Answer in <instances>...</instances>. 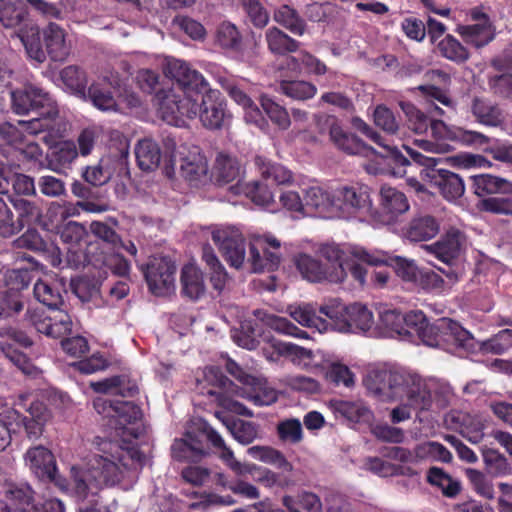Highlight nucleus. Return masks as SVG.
Returning <instances> with one entry per match:
<instances>
[{
    "instance_id": "obj_1",
    "label": "nucleus",
    "mask_w": 512,
    "mask_h": 512,
    "mask_svg": "<svg viewBox=\"0 0 512 512\" xmlns=\"http://www.w3.org/2000/svg\"><path fill=\"white\" fill-rule=\"evenodd\" d=\"M24 460L40 480L53 482L79 500H86L95 497L104 485L119 483L128 471L140 469L144 455L134 446L123 447L116 441L99 440L87 463L71 468V488L58 474L54 455L48 448L34 446L26 451Z\"/></svg>"
},
{
    "instance_id": "obj_2",
    "label": "nucleus",
    "mask_w": 512,
    "mask_h": 512,
    "mask_svg": "<svg viewBox=\"0 0 512 512\" xmlns=\"http://www.w3.org/2000/svg\"><path fill=\"white\" fill-rule=\"evenodd\" d=\"M367 392L382 402H396L391 409V423L399 424L411 419L417 411L432 409L433 397L426 381L406 370L376 369L363 380Z\"/></svg>"
},
{
    "instance_id": "obj_3",
    "label": "nucleus",
    "mask_w": 512,
    "mask_h": 512,
    "mask_svg": "<svg viewBox=\"0 0 512 512\" xmlns=\"http://www.w3.org/2000/svg\"><path fill=\"white\" fill-rule=\"evenodd\" d=\"M403 324L402 340L412 341L417 337L423 344L430 347L448 343L468 351L474 350L477 346L473 335L449 318H441L434 323H429L422 311L413 310L404 315Z\"/></svg>"
},
{
    "instance_id": "obj_4",
    "label": "nucleus",
    "mask_w": 512,
    "mask_h": 512,
    "mask_svg": "<svg viewBox=\"0 0 512 512\" xmlns=\"http://www.w3.org/2000/svg\"><path fill=\"white\" fill-rule=\"evenodd\" d=\"M34 295L46 308L29 309L26 314L28 323L37 332L53 338L70 333L73 325L71 317L65 310L59 308L63 303L60 289L47 280L40 279L34 285Z\"/></svg>"
},
{
    "instance_id": "obj_5",
    "label": "nucleus",
    "mask_w": 512,
    "mask_h": 512,
    "mask_svg": "<svg viewBox=\"0 0 512 512\" xmlns=\"http://www.w3.org/2000/svg\"><path fill=\"white\" fill-rule=\"evenodd\" d=\"M12 108L17 114L35 111L37 116L29 121H19L25 132L37 134L45 130H53V123L58 116V109L52 97L41 88L28 84L11 92Z\"/></svg>"
},
{
    "instance_id": "obj_6",
    "label": "nucleus",
    "mask_w": 512,
    "mask_h": 512,
    "mask_svg": "<svg viewBox=\"0 0 512 512\" xmlns=\"http://www.w3.org/2000/svg\"><path fill=\"white\" fill-rule=\"evenodd\" d=\"M273 348L279 355H285L292 358V361L298 365L312 370L315 373L325 374L327 379L337 385L343 384L346 387L354 385V374L349 368L341 363L332 361L324 352L312 351L298 345L274 341Z\"/></svg>"
},
{
    "instance_id": "obj_7",
    "label": "nucleus",
    "mask_w": 512,
    "mask_h": 512,
    "mask_svg": "<svg viewBox=\"0 0 512 512\" xmlns=\"http://www.w3.org/2000/svg\"><path fill=\"white\" fill-rule=\"evenodd\" d=\"M319 312L330 320V330L339 333H366L374 325L373 312L359 302L345 305L338 299H330L320 306Z\"/></svg>"
},
{
    "instance_id": "obj_8",
    "label": "nucleus",
    "mask_w": 512,
    "mask_h": 512,
    "mask_svg": "<svg viewBox=\"0 0 512 512\" xmlns=\"http://www.w3.org/2000/svg\"><path fill=\"white\" fill-rule=\"evenodd\" d=\"M164 143L166 152L170 153V164L165 168L168 177L174 176L175 168L178 166L181 176L191 183L207 178L208 163L197 146L181 145L177 147L175 139L170 137H167Z\"/></svg>"
},
{
    "instance_id": "obj_9",
    "label": "nucleus",
    "mask_w": 512,
    "mask_h": 512,
    "mask_svg": "<svg viewBox=\"0 0 512 512\" xmlns=\"http://www.w3.org/2000/svg\"><path fill=\"white\" fill-rule=\"evenodd\" d=\"M232 386V383L214 366L205 367L196 376V389L200 394L211 397L212 402H216L230 412L252 416V412L247 407L228 395L230 391L235 393Z\"/></svg>"
},
{
    "instance_id": "obj_10",
    "label": "nucleus",
    "mask_w": 512,
    "mask_h": 512,
    "mask_svg": "<svg viewBox=\"0 0 512 512\" xmlns=\"http://www.w3.org/2000/svg\"><path fill=\"white\" fill-rule=\"evenodd\" d=\"M405 148L411 159L416 164L423 166L420 172L422 180L438 187L447 200H456L464 194L465 186L460 176L445 169H436L441 158L422 155L409 146H405Z\"/></svg>"
},
{
    "instance_id": "obj_11",
    "label": "nucleus",
    "mask_w": 512,
    "mask_h": 512,
    "mask_svg": "<svg viewBox=\"0 0 512 512\" xmlns=\"http://www.w3.org/2000/svg\"><path fill=\"white\" fill-rule=\"evenodd\" d=\"M334 218H358L373 224L374 210L369 189L348 185L335 187Z\"/></svg>"
},
{
    "instance_id": "obj_12",
    "label": "nucleus",
    "mask_w": 512,
    "mask_h": 512,
    "mask_svg": "<svg viewBox=\"0 0 512 512\" xmlns=\"http://www.w3.org/2000/svg\"><path fill=\"white\" fill-rule=\"evenodd\" d=\"M158 112L167 124L176 127L186 125V119H193L198 113L197 99L193 95H179L174 90H161L156 94Z\"/></svg>"
},
{
    "instance_id": "obj_13",
    "label": "nucleus",
    "mask_w": 512,
    "mask_h": 512,
    "mask_svg": "<svg viewBox=\"0 0 512 512\" xmlns=\"http://www.w3.org/2000/svg\"><path fill=\"white\" fill-rule=\"evenodd\" d=\"M226 369L242 384L241 388L235 390L237 396L246 398L257 406H268L276 402L277 391L264 378L246 372L230 359L226 362Z\"/></svg>"
},
{
    "instance_id": "obj_14",
    "label": "nucleus",
    "mask_w": 512,
    "mask_h": 512,
    "mask_svg": "<svg viewBox=\"0 0 512 512\" xmlns=\"http://www.w3.org/2000/svg\"><path fill=\"white\" fill-rule=\"evenodd\" d=\"M280 247L281 242L272 234L254 235L245 268L253 273L277 269L281 261Z\"/></svg>"
},
{
    "instance_id": "obj_15",
    "label": "nucleus",
    "mask_w": 512,
    "mask_h": 512,
    "mask_svg": "<svg viewBox=\"0 0 512 512\" xmlns=\"http://www.w3.org/2000/svg\"><path fill=\"white\" fill-rule=\"evenodd\" d=\"M330 138L333 143L348 154L362 155L371 160L366 170L371 174L385 173L395 165H387L380 159V152L363 143L357 136L345 132L339 125H332Z\"/></svg>"
},
{
    "instance_id": "obj_16",
    "label": "nucleus",
    "mask_w": 512,
    "mask_h": 512,
    "mask_svg": "<svg viewBox=\"0 0 512 512\" xmlns=\"http://www.w3.org/2000/svg\"><path fill=\"white\" fill-rule=\"evenodd\" d=\"M211 238L226 262L235 269L245 268L246 245L243 234L232 226H214Z\"/></svg>"
},
{
    "instance_id": "obj_17",
    "label": "nucleus",
    "mask_w": 512,
    "mask_h": 512,
    "mask_svg": "<svg viewBox=\"0 0 512 512\" xmlns=\"http://www.w3.org/2000/svg\"><path fill=\"white\" fill-rule=\"evenodd\" d=\"M207 437L211 441L212 446L217 449L219 458L237 475H245L252 472L259 474L257 481L266 487H273L278 483V475L267 469L255 464H246L238 461L233 451L225 444L221 435L215 430H208Z\"/></svg>"
},
{
    "instance_id": "obj_18",
    "label": "nucleus",
    "mask_w": 512,
    "mask_h": 512,
    "mask_svg": "<svg viewBox=\"0 0 512 512\" xmlns=\"http://www.w3.org/2000/svg\"><path fill=\"white\" fill-rule=\"evenodd\" d=\"M31 416L30 420L22 418L20 414L12 409L7 408L0 412V424H5L10 428V435L18 432L21 427H24L29 438H38L44 429L45 423L50 418V413L41 402H33L28 408Z\"/></svg>"
},
{
    "instance_id": "obj_19",
    "label": "nucleus",
    "mask_w": 512,
    "mask_h": 512,
    "mask_svg": "<svg viewBox=\"0 0 512 512\" xmlns=\"http://www.w3.org/2000/svg\"><path fill=\"white\" fill-rule=\"evenodd\" d=\"M144 276L150 291L157 296H165L175 291V263L165 257H154L146 265Z\"/></svg>"
},
{
    "instance_id": "obj_20",
    "label": "nucleus",
    "mask_w": 512,
    "mask_h": 512,
    "mask_svg": "<svg viewBox=\"0 0 512 512\" xmlns=\"http://www.w3.org/2000/svg\"><path fill=\"white\" fill-rule=\"evenodd\" d=\"M304 195L305 215L313 213L319 217L334 218V188H326L315 180L297 182Z\"/></svg>"
},
{
    "instance_id": "obj_21",
    "label": "nucleus",
    "mask_w": 512,
    "mask_h": 512,
    "mask_svg": "<svg viewBox=\"0 0 512 512\" xmlns=\"http://www.w3.org/2000/svg\"><path fill=\"white\" fill-rule=\"evenodd\" d=\"M163 71L168 78L179 85L183 94L198 96L209 86L201 73L191 69L185 61L180 59L166 58Z\"/></svg>"
},
{
    "instance_id": "obj_22",
    "label": "nucleus",
    "mask_w": 512,
    "mask_h": 512,
    "mask_svg": "<svg viewBox=\"0 0 512 512\" xmlns=\"http://www.w3.org/2000/svg\"><path fill=\"white\" fill-rule=\"evenodd\" d=\"M59 236L66 246V259L69 266L79 268L86 262H90L85 251L88 233L83 225L74 221L68 222L59 229Z\"/></svg>"
},
{
    "instance_id": "obj_23",
    "label": "nucleus",
    "mask_w": 512,
    "mask_h": 512,
    "mask_svg": "<svg viewBox=\"0 0 512 512\" xmlns=\"http://www.w3.org/2000/svg\"><path fill=\"white\" fill-rule=\"evenodd\" d=\"M352 127L364 134L381 149L380 159L387 163V165H395L393 170L390 172L397 177H403L406 175V166H410L409 160L404 157L395 147L388 144L383 137L376 131L373 130L364 120L360 117H353L351 119Z\"/></svg>"
},
{
    "instance_id": "obj_24",
    "label": "nucleus",
    "mask_w": 512,
    "mask_h": 512,
    "mask_svg": "<svg viewBox=\"0 0 512 512\" xmlns=\"http://www.w3.org/2000/svg\"><path fill=\"white\" fill-rule=\"evenodd\" d=\"M198 103L199 119L203 126L209 129L221 128L227 118L226 103L220 91L210 89L208 86L194 96Z\"/></svg>"
},
{
    "instance_id": "obj_25",
    "label": "nucleus",
    "mask_w": 512,
    "mask_h": 512,
    "mask_svg": "<svg viewBox=\"0 0 512 512\" xmlns=\"http://www.w3.org/2000/svg\"><path fill=\"white\" fill-rule=\"evenodd\" d=\"M3 341L1 342V349L5 357L9 359L16 367H18L24 374L30 376H37L39 370L35 367L30 360L17 348L15 345L20 347H29L32 344L31 339L22 331L14 329H6L1 332Z\"/></svg>"
},
{
    "instance_id": "obj_26",
    "label": "nucleus",
    "mask_w": 512,
    "mask_h": 512,
    "mask_svg": "<svg viewBox=\"0 0 512 512\" xmlns=\"http://www.w3.org/2000/svg\"><path fill=\"white\" fill-rule=\"evenodd\" d=\"M109 415L111 416L110 427L123 442H126L130 436L137 437L138 429L129 426L141 419L142 413L137 405L129 401H117L115 405H109Z\"/></svg>"
},
{
    "instance_id": "obj_27",
    "label": "nucleus",
    "mask_w": 512,
    "mask_h": 512,
    "mask_svg": "<svg viewBox=\"0 0 512 512\" xmlns=\"http://www.w3.org/2000/svg\"><path fill=\"white\" fill-rule=\"evenodd\" d=\"M470 15L473 23L458 25L456 32L467 44L481 48L494 39L495 28L490 18L478 9H473Z\"/></svg>"
},
{
    "instance_id": "obj_28",
    "label": "nucleus",
    "mask_w": 512,
    "mask_h": 512,
    "mask_svg": "<svg viewBox=\"0 0 512 512\" xmlns=\"http://www.w3.org/2000/svg\"><path fill=\"white\" fill-rule=\"evenodd\" d=\"M430 131L436 143L454 141L466 146L481 147L489 141L488 137L480 132L460 127H449L441 120H433L430 123Z\"/></svg>"
},
{
    "instance_id": "obj_29",
    "label": "nucleus",
    "mask_w": 512,
    "mask_h": 512,
    "mask_svg": "<svg viewBox=\"0 0 512 512\" xmlns=\"http://www.w3.org/2000/svg\"><path fill=\"white\" fill-rule=\"evenodd\" d=\"M210 429L214 430L207 423H202L200 433L188 431L184 438L176 439L171 447L173 458L179 461H199L206 455L202 438L205 437L211 443L207 437V431Z\"/></svg>"
},
{
    "instance_id": "obj_30",
    "label": "nucleus",
    "mask_w": 512,
    "mask_h": 512,
    "mask_svg": "<svg viewBox=\"0 0 512 512\" xmlns=\"http://www.w3.org/2000/svg\"><path fill=\"white\" fill-rule=\"evenodd\" d=\"M382 213L374 211L373 225L390 224L396 218L407 212L409 204L406 196L397 189L390 186H382L380 190Z\"/></svg>"
},
{
    "instance_id": "obj_31",
    "label": "nucleus",
    "mask_w": 512,
    "mask_h": 512,
    "mask_svg": "<svg viewBox=\"0 0 512 512\" xmlns=\"http://www.w3.org/2000/svg\"><path fill=\"white\" fill-rule=\"evenodd\" d=\"M117 84L115 77L111 79L106 76L99 77L86 91L85 100H89L101 111H120L119 102L115 97V94L119 93Z\"/></svg>"
},
{
    "instance_id": "obj_32",
    "label": "nucleus",
    "mask_w": 512,
    "mask_h": 512,
    "mask_svg": "<svg viewBox=\"0 0 512 512\" xmlns=\"http://www.w3.org/2000/svg\"><path fill=\"white\" fill-rule=\"evenodd\" d=\"M295 263L302 276L311 282L326 280L331 283H341L345 279L343 265L327 270L318 260L307 254L298 255Z\"/></svg>"
},
{
    "instance_id": "obj_33",
    "label": "nucleus",
    "mask_w": 512,
    "mask_h": 512,
    "mask_svg": "<svg viewBox=\"0 0 512 512\" xmlns=\"http://www.w3.org/2000/svg\"><path fill=\"white\" fill-rule=\"evenodd\" d=\"M348 253L352 258L344 265L345 277L347 276L346 270H349L351 276L361 286L366 283L367 270L362 264L357 262L358 260L373 266H380L388 264L390 259L384 252L370 253L361 247H351L348 249Z\"/></svg>"
},
{
    "instance_id": "obj_34",
    "label": "nucleus",
    "mask_w": 512,
    "mask_h": 512,
    "mask_svg": "<svg viewBox=\"0 0 512 512\" xmlns=\"http://www.w3.org/2000/svg\"><path fill=\"white\" fill-rule=\"evenodd\" d=\"M212 174L215 180L221 184H230L235 182L230 187V190L235 194H240V190L245 185L241 182L242 168L236 158L225 154L219 153L215 159Z\"/></svg>"
},
{
    "instance_id": "obj_35",
    "label": "nucleus",
    "mask_w": 512,
    "mask_h": 512,
    "mask_svg": "<svg viewBox=\"0 0 512 512\" xmlns=\"http://www.w3.org/2000/svg\"><path fill=\"white\" fill-rule=\"evenodd\" d=\"M463 243L464 235L459 230L451 229L440 241L421 248L440 261L451 264L460 254Z\"/></svg>"
},
{
    "instance_id": "obj_36",
    "label": "nucleus",
    "mask_w": 512,
    "mask_h": 512,
    "mask_svg": "<svg viewBox=\"0 0 512 512\" xmlns=\"http://www.w3.org/2000/svg\"><path fill=\"white\" fill-rule=\"evenodd\" d=\"M223 87L232 100L242 107L244 120L247 124L254 125L262 131L268 128V122L264 118L261 110L243 90L234 85H223Z\"/></svg>"
},
{
    "instance_id": "obj_37",
    "label": "nucleus",
    "mask_w": 512,
    "mask_h": 512,
    "mask_svg": "<svg viewBox=\"0 0 512 512\" xmlns=\"http://www.w3.org/2000/svg\"><path fill=\"white\" fill-rule=\"evenodd\" d=\"M47 53L55 61H63L70 53V43L66 31L58 24L50 22L42 31Z\"/></svg>"
},
{
    "instance_id": "obj_38",
    "label": "nucleus",
    "mask_w": 512,
    "mask_h": 512,
    "mask_svg": "<svg viewBox=\"0 0 512 512\" xmlns=\"http://www.w3.org/2000/svg\"><path fill=\"white\" fill-rule=\"evenodd\" d=\"M330 407L336 417H342L352 423H370L373 420V412L361 400L331 401Z\"/></svg>"
},
{
    "instance_id": "obj_39",
    "label": "nucleus",
    "mask_w": 512,
    "mask_h": 512,
    "mask_svg": "<svg viewBox=\"0 0 512 512\" xmlns=\"http://www.w3.org/2000/svg\"><path fill=\"white\" fill-rule=\"evenodd\" d=\"M286 312L304 327L314 328L320 333L330 330V320L317 316L311 304L289 305Z\"/></svg>"
},
{
    "instance_id": "obj_40",
    "label": "nucleus",
    "mask_w": 512,
    "mask_h": 512,
    "mask_svg": "<svg viewBox=\"0 0 512 512\" xmlns=\"http://www.w3.org/2000/svg\"><path fill=\"white\" fill-rule=\"evenodd\" d=\"M180 282L182 293L192 300H198L205 294L203 273L194 263H188L182 268Z\"/></svg>"
},
{
    "instance_id": "obj_41",
    "label": "nucleus",
    "mask_w": 512,
    "mask_h": 512,
    "mask_svg": "<svg viewBox=\"0 0 512 512\" xmlns=\"http://www.w3.org/2000/svg\"><path fill=\"white\" fill-rule=\"evenodd\" d=\"M378 316L379 320L376 327L379 335L400 339L403 337L404 316L399 311L388 306H380Z\"/></svg>"
},
{
    "instance_id": "obj_42",
    "label": "nucleus",
    "mask_w": 512,
    "mask_h": 512,
    "mask_svg": "<svg viewBox=\"0 0 512 512\" xmlns=\"http://www.w3.org/2000/svg\"><path fill=\"white\" fill-rule=\"evenodd\" d=\"M202 259L209 270L210 283L214 290L221 293L230 281L229 275L214 250L210 246H204Z\"/></svg>"
},
{
    "instance_id": "obj_43",
    "label": "nucleus",
    "mask_w": 512,
    "mask_h": 512,
    "mask_svg": "<svg viewBox=\"0 0 512 512\" xmlns=\"http://www.w3.org/2000/svg\"><path fill=\"white\" fill-rule=\"evenodd\" d=\"M254 315L263 324L280 334L296 338L308 337L307 332L299 329L285 317L278 316L265 310H255Z\"/></svg>"
},
{
    "instance_id": "obj_44",
    "label": "nucleus",
    "mask_w": 512,
    "mask_h": 512,
    "mask_svg": "<svg viewBox=\"0 0 512 512\" xmlns=\"http://www.w3.org/2000/svg\"><path fill=\"white\" fill-rule=\"evenodd\" d=\"M255 164L264 179L272 180L278 185H297V182L303 181V179H295L292 172L283 165L272 163L262 157H256Z\"/></svg>"
},
{
    "instance_id": "obj_45",
    "label": "nucleus",
    "mask_w": 512,
    "mask_h": 512,
    "mask_svg": "<svg viewBox=\"0 0 512 512\" xmlns=\"http://www.w3.org/2000/svg\"><path fill=\"white\" fill-rule=\"evenodd\" d=\"M474 191L478 196L487 194H512V183L504 178L481 174L473 178Z\"/></svg>"
},
{
    "instance_id": "obj_46",
    "label": "nucleus",
    "mask_w": 512,
    "mask_h": 512,
    "mask_svg": "<svg viewBox=\"0 0 512 512\" xmlns=\"http://www.w3.org/2000/svg\"><path fill=\"white\" fill-rule=\"evenodd\" d=\"M40 30L35 25L23 27L17 36L25 47L28 57L38 63L46 59V52L43 49Z\"/></svg>"
},
{
    "instance_id": "obj_47",
    "label": "nucleus",
    "mask_w": 512,
    "mask_h": 512,
    "mask_svg": "<svg viewBox=\"0 0 512 512\" xmlns=\"http://www.w3.org/2000/svg\"><path fill=\"white\" fill-rule=\"evenodd\" d=\"M247 454L254 460L272 465L285 472L292 471L291 463L277 449L270 446L255 445L247 449Z\"/></svg>"
},
{
    "instance_id": "obj_48",
    "label": "nucleus",
    "mask_w": 512,
    "mask_h": 512,
    "mask_svg": "<svg viewBox=\"0 0 512 512\" xmlns=\"http://www.w3.org/2000/svg\"><path fill=\"white\" fill-rule=\"evenodd\" d=\"M135 155L139 167L144 171L154 170L161 160V152L158 144L150 138L139 140Z\"/></svg>"
},
{
    "instance_id": "obj_49",
    "label": "nucleus",
    "mask_w": 512,
    "mask_h": 512,
    "mask_svg": "<svg viewBox=\"0 0 512 512\" xmlns=\"http://www.w3.org/2000/svg\"><path fill=\"white\" fill-rule=\"evenodd\" d=\"M471 111L476 120L486 126L496 127L502 123V112L491 101L483 98L473 100Z\"/></svg>"
},
{
    "instance_id": "obj_50",
    "label": "nucleus",
    "mask_w": 512,
    "mask_h": 512,
    "mask_svg": "<svg viewBox=\"0 0 512 512\" xmlns=\"http://www.w3.org/2000/svg\"><path fill=\"white\" fill-rule=\"evenodd\" d=\"M439 223L429 215L420 216L412 220L406 232L407 238L411 241H426L439 232Z\"/></svg>"
},
{
    "instance_id": "obj_51",
    "label": "nucleus",
    "mask_w": 512,
    "mask_h": 512,
    "mask_svg": "<svg viewBox=\"0 0 512 512\" xmlns=\"http://www.w3.org/2000/svg\"><path fill=\"white\" fill-rule=\"evenodd\" d=\"M459 424L460 433L471 443H479L483 438L484 420L479 415L457 413L453 416Z\"/></svg>"
},
{
    "instance_id": "obj_52",
    "label": "nucleus",
    "mask_w": 512,
    "mask_h": 512,
    "mask_svg": "<svg viewBox=\"0 0 512 512\" xmlns=\"http://www.w3.org/2000/svg\"><path fill=\"white\" fill-rule=\"evenodd\" d=\"M427 481L432 486L440 489L442 494L448 498L456 497L461 491L460 481L438 467H432L429 469L427 472Z\"/></svg>"
},
{
    "instance_id": "obj_53",
    "label": "nucleus",
    "mask_w": 512,
    "mask_h": 512,
    "mask_svg": "<svg viewBox=\"0 0 512 512\" xmlns=\"http://www.w3.org/2000/svg\"><path fill=\"white\" fill-rule=\"evenodd\" d=\"M60 79L66 90L82 99H86L87 77L82 69L74 65L67 66L60 72Z\"/></svg>"
},
{
    "instance_id": "obj_54",
    "label": "nucleus",
    "mask_w": 512,
    "mask_h": 512,
    "mask_svg": "<svg viewBox=\"0 0 512 512\" xmlns=\"http://www.w3.org/2000/svg\"><path fill=\"white\" fill-rule=\"evenodd\" d=\"M477 346L468 353H474L478 349L485 353L503 354L512 347V329H503L490 339L479 343L475 340Z\"/></svg>"
},
{
    "instance_id": "obj_55",
    "label": "nucleus",
    "mask_w": 512,
    "mask_h": 512,
    "mask_svg": "<svg viewBox=\"0 0 512 512\" xmlns=\"http://www.w3.org/2000/svg\"><path fill=\"white\" fill-rule=\"evenodd\" d=\"M11 202L18 214V225H15L16 232L24 226H29L40 221L42 213L40 208L34 203L23 198H14L11 199Z\"/></svg>"
},
{
    "instance_id": "obj_56",
    "label": "nucleus",
    "mask_w": 512,
    "mask_h": 512,
    "mask_svg": "<svg viewBox=\"0 0 512 512\" xmlns=\"http://www.w3.org/2000/svg\"><path fill=\"white\" fill-rule=\"evenodd\" d=\"M273 18L278 24L295 35L302 36L305 32V21L298 15L295 9L288 5L279 7L274 12Z\"/></svg>"
},
{
    "instance_id": "obj_57",
    "label": "nucleus",
    "mask_w": 512,
    "mask_h": 512,
    "mask_svg": "<svg viewBox=\"0 0 512 512\" xmlns=\"http://www.w3.org/2000/svg\"><path fill=\"white\" fill-rule=\"evenodd\" d=\"M282 504L288 512H300L299 508L308 512H319L321 509L319 497L310 492H302L297 496L286 495L282 499Z\"/></svg>"
},
{
    "instance_id": "obj_58",
    "label": "nucleus",
    "mask_w": 512,
    "mask_h": 512,
    "mask_svg": "<svg viewBox=\"0 0 512 512\" xmlns=\"http://www.w3.org/2000/svg\"><path fill=\"white\" fill-rule=\"evenodd\" d=\"M125 379L120 376L106 378L102 381L91 382L90 387L97 393L121 394L123 396H132L138 388L135 384L124 385Z\"/></svg>"
},
{
    "instance_id": "obj_59",
    "label": "nucleus",
    "mask_w": 512,
    "mask_h": 512,
    "mask_svg": "<svg viewBox=\"0 0 512 512\" xmlns=\"http://www.w3.org/2000/svg\"><path fill=\"white\" fill-rule=\"evenodd\" d=\"M266 41L271 52L285 54L297 50L299 43L276 27L266 32Z\"/></svg>"
},
{
    "instance_id": "obj_60",
    "label": "nucleus",
    "mask_w": 512,
    "mask_h": 512,
    "mask_svg": "<svg viewBox=\"0 0 512 512\" xmlns=\"http://www.w3.org/2000/svg\"><path fill=\"white\" fill-rule=\"evenodd\" d=\"M417 461H440L449 463L452 460V454L442 444L434 441H428L418 444L416 447Z\"/></svg>"
},
{
    "instance_id": "obj_61",
    "label": "nucleus",
    "mask_w": 512,
    "mask_h": 512,
    "mask_svg": "<svg viewBox=\"0 0 512 512\" xmlns=\"http://www.w3.org/2000/svg\"><path fill=\"white\" fill-rule=\"evenodd\" d=\"M240 194H245L258 206L268 209L271 212L275 211L274 196L264 184L258 182L245 184L240 190Z\"/></svg>"
},
{
    "instance_id": "obj_62",
    "label": "nucleus",
    "mask_w": 512,
    "mask_h": 512,
    "mask_svg": "<svg viewBox=\"0 0 512 512\" xmlns=\"http://www.w3.org/2000/svg\"><path fill=\"white\" fill-rule=\"evenodd\" d=\"M216 42L223 49L238 52L241 47L242 37L234 24L224 21L217 27Z\"/></svg>"
},
{
    "instance_id": "obj_63",
    "label": "nucleus",
    "mask_w": 512,
    "mask_h": 512,
    "mask_svg": "<svg viewBox=\"0 0 512 512\" xmlns=\"http://www.w3.org/2000/svg\"><path fill=\"white\" fill-rule=\"evenodd\" d=\"M25 17V9L20 0H0V22L3 26L15 27Z\"/></svg>"
},
{
    "instance_id": "obj_64",
    "label": "nucleus",
    "mask_w": 512,
    "mask_h": 512,
    "mask_svg": "<svg viewBox=\"0 0 512 512\" xmlns=\"http://www.w3.org/2000/svg\"><path fill=\"white\" fill-rule=\"evenodd\" d=\"M32 494L31 488L26 485L9 489L6 492L8 512H27L32 503Z\"/></svg>"
}]
</instances>
